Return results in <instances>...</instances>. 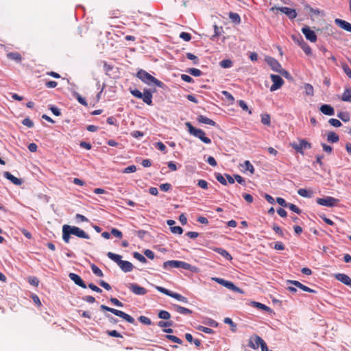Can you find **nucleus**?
<instances>
[{"mask_svg":"<svg viewBox=\"0 0 351 351\" xmlns=\"http://www.w3.org/2000/svg\"><path fill=\"white\" fill-rule=\"evenodd\" d=\"M75 235L79 238L88 239L89 235L81 228L65 224L62 226V239L66 243H69L71 235Z\"/></svg>","mask_w":351,"mask_h":351,"instance_id":"nucleus-1","label":"nucleus"},{"mask_svg":"<svg viewBox=\"0 0 351 351\" xmlns=\"http://www.w3.org/2000/svg\"><path fill=\"white\" fill-rule=\"evenodd\" d=\"M136 77L140 79L143 83L152 86V85H156L158 87L163 88L164 84L150 75L149 73L145 71V70L140 69L136 73Z\"/></svg>","mask_w":351,"mask_h":351,"instance_id":"nucleus-2","label":"nucleus"},{"mask_svg":"<svg viewBox=\"0 0 351 351\" xmlns=\"http://www.w3.org/2000/svg\"><path fill=\"white\" fill-rule=\"evenodd\" d=\"M107 256L115 262L123 271L129 272L133 269V265L128 261H122L121 255L109 252L107 254Z\"/></svg>","mask_w":351,"mask_h":351,"instance_id":"nucleus-3","label":"nucleus"},{"mask_svg":"<svg viewBox=\"0 0 351 351\" xmlns=\"http://www.w3.org/2000/svg\"><path fill=\"white\" fill-rule=\"evenodd\" d=\"M130 93L138 99H141L147 105H152V93L151 89L144 88L143 93L138 89L130 88Z\"/></svg>","mask_w":351,"mask_h":351,"instance_id":"nucleus-4","label":"nucleus"},{"mask_svg":"<svg viewBox=\"0 0 351 351\" xmlns=\"http://www.w3.org/2000/svg\"><path fill=\"white\" fill-rule=\"evenodd\" d=\"M185 125L187 127L190 134L198 138L206 144H210L211 143V139L206 136L204 131L202 129L195 128L190 122H186Z\"/></svg>","mask_w":351,"mask_h":351,"instance_id":"nucleus-5","label":"nucleus"},{"mask_svg":"<svg viewBox=\"0 0 351 351\" xmlns=\"http://www.w3.org/2000/svg\"><path fill=\"white\" fill-rule=\"evenodd\" d=\"M163 267L165 269L169 268H180L185 270L193 271L194 267L191 265L181 261H168L163 263Z\"/></svg>","mask_w":351,"mask_h":351,"instance_id":"nucleus-6","label":"nucleus"},{"mask_svg":"<svg viewBox=\"0 0 351 351\" xmlns=\"http://www.w3.org/2000/svg\"><path fill=\"white\" fill-rule=\"evenodd\" d=\"M290 146L297 152L302 155H304V151L306 149H310L312 145L304 138L298 139V142L293 141L290 143Z\"/></svg>","mask_w":351,"mask_h":351,"instance_id":"nucleus-7","label":"nucleus"},{"mask_svg":"<svg viewBox=\"0 0 351 351\" xmlns=\"http://www.w3.org/2000/svg\"><path fill=\"white\" fill-rule=\"evenodd\" d=\"M101 308L102 310H105V311H109V312L114 314L115 315L121 317L122 319H125L128 323L135 324L134 319L132 316H130V315L125 313L123 311H121L113 308H110V307H108V306H105V305H101Z\"/></svg>","mask_w":351,"mask_h":351,"instance_id":"nucleus-8","label":"nucleus"},{"mask_svg":"<svg viewBox=\"0 0 351 351\" xmlns=\"http://www.w3.org/2000/svg\"><path fill=\"white\" fill-rule=\"evenodd\" d=\"M339 200L337 199L330 196H327L324 198H317L316 199V202L319 205L327 207H333L337 204Z\"/></svg>","mask_w":351,"mask_h":351,"instance_id":"nucleus-9","label":"nucleus"},{"mask_svg":"<svg viewBox=\"0 0 351 351\" xmlns=\"http://www.w3.org/2000/svg\"><path fill=\"white\" fill-rule=\"evenodd\" d=\"M270 77L273 82V84L270 87L271 91L279 89L284 84V80L280 75L271 74Z\"/></svg>","mask_w":351,"mask_h":351,"instance_id":"nucleus-10","label":"nucleus"},{"mask_svg":"<svg viewBox=\"0 0 351 351\" xmlns=\"http://www.w3.org/2000/svg\"><path fill=\"white\" fill-rule=\"evenodd\" d=\"M263 339L257 335L251 336L248 341V346L252 349L256 350L260 345L263 343Z\"/></svg>","mask_w":351,"mask_h":351,"instance_id":"nucleus-11","label":"nucleus"},{"mask_svg":"<svg viewBox=\"0 0 351 351\" xmlns=\"http://www.w3.org/2000/svg\"><path fill=\"white\" fill-rule=\"evenodd\" d=\"M302 32L304 34L307 40L312 43L316 42L317 36L315 32L311 30L308 26L302 27Z\"/></svg>","mask_w":351,"mask_h":351,"instance_id":"nucleus-12","label":"nucleus"},{"mask_svg":"<svg viewBox=\"0 0 351 351\" xmlns=\"http://www.w3.org/2000/svg\"><path fill=\"white\" fill-rule=\"evenodd\" d=\"M265 61L271 66V69L276 72H280L282 66L280 64L272 57H266Z\"/></svg>","mask_w":351,"mask_h":351,"instance_id":"nucleus-13","label":"nucleus"},{"mask_svg":"<svg viewBox=\"0 0 351 351\" xmlns=\"http://www.w3.org/2000/svg\"><path fill=\"white\" fill-rule=\"evenodd\" d=\"M335 23L341 29L351 33V23L340 19H336Z\"/></svg>","mask_w":351,"mask_h":351,"instance_id":"nucleus-14","label":"nucleus"},{"mask_svg":"<svg viewBox=\"0 0 351 351\" xmlns=\"http://www.w3.org/2000/svg\"><path fill=\"white\" fill-rule=\"evenodd\" d=\"M3 176H4V178L8 179V180L12 182L14 184H15L16 186H20L23 183L22 180H21V179H19L18 178H16L15 176H14L12 174H11L8 171H5L3 173Z\"/></svg>","mask_w":351,"mask_h":351,"instance_id":"nucleus-15","label":"nucleus"},{"mask_svg":"<svg viewBox=\"0 0 351 351\" xmlns=\"http://www.w3.org/2000/svg\"><path fill=\"white\" fill-rule=\"evenodd\" d=\"M319 50L322 52L323 56L328 60H330L335 65H337V58L332 55V53L328 51L326 47H321Z\"/></svg>","mask_w":351,"mask_h":351,"instance_id":"nucleus-16","label":"nucleus"},{"mask_svg":"<svg viewBox=\"0 0 351 351\" xmlns=\"http://www.w3.org/2000/svg\"><path fill=\"white\" fill-rule=\"evenodd\" d=\"M319 110L326 115L332 116L335 114V110L329 104H323L320 106Z\"/></svg>","mask_w":351,"mask_h":351,"instance_id":"nucleus-17","label":"nucleus"},{"mask_svg":"<svg viewBox=\"0 0 351 351\" xmlns=\"http://www.w3.org/2000/svg\"><path fill=\"white\" fill-rule=\"evenodd\" d=\"M335 278L346 285H351V278L344 274H335Z\"/></svg>","mask_w":351,"mask_h":351,"instance_id":"nucleus-18","label":"nucleus"},{"mask_svg":"<svg viewBox=\"0 0 351 351\" xmlns=\"http://www.w3.org/2000/svg\"><path fill=\"white\" fill-rule=\"evenodd\" d=\"M197 120L198 122H199L201 123H204V124L210 125L212 126L216 125V123L213 120H212L204 115H199L197 117Z\"/></svg>","mask_w":351,"mask_h":351,"instance_id":"nucleus-19","label":"nucleus"},{"mask_svg":"<svg viewBox=\"0 0 351 351\" xmlns=\"http://www.w3.org/2000/svg\"><path fill=\"white\" fill-rule=\"evenodd\" d=\"M7 58L9 60H14L16 62H21L22 61V56L19 52H10L7 53Z\"/></svg>","mask_w":351,"mask_h":351,"instance_id":"nucleus-20","label":"nucleus"},{"mask_svg":"<svg viewBox=\"0 0 351 351\" xmlns=\"http://www.w3.org/2000/svg\"><path fill=\"white\" fill-rule=\"evenodd\" d=\"M251 306L258 309L265 311L267 312H272V310L269 306L258 302H252Z\"/></svg>","mask_w":351,"mask_h":351,"instance_id":"nucleus-21","label":"nucleus"},{"mask_svg":"<svg viewBox=\"0 0 351 351\" xmlns=\"http://www.w3.org/2000/svg\"><path fill=\"white\" fill-rule=\"evenodd\" d=\"M69 276L77 285H85L84 281L79 275L74 273H70Z\"/></svg>","mask_w":351,"mask_h":351,"instance_id":"nucleus-22","label":"nucleus"},{"mask_svg":"<svg viewBox=\"0 0 351 351\" xmlns=\"http://www.w3.org/2000/svg\"><path fill=\"white\" fill-rule=\"evenodd\" d=\"M300 40L301 43H300V46L301 47L304 52L308 56L311 55L312 50L310 46L306 42L304 41L302 38H300Z\"/></svg>","mask_w":351,"mask_h":351,"instance_id":"nucleus-23","label":"nucleus"},{"mask_svg":"<svg viewBox=\"0 0 351 351\" xmlns=\"http://www.w3.org/2000/svg\"><path fill=\"white\" fill-rule=\"evenodd\" d=\"M241 166L244 171H250V174L254 173L255 169L249 160H245Z\"/></svg>","mask_w":351,"mask_h":351,"instance_id":"nucleus-24","label":"nucleus"},{"mask_svg":"<svg viewBox=\"0 0 351 351\" xmlns=\"http://www.w3.org/2000/svg\"><path fill=\"white\" fill-rule=\"evenodd\" d=\"M132 293L136 295H144L147 293V290L144 287H130Z\"/></svg>","mask_w":351,"mask_h":351,"instance_id":"nucleus-25","label":"nucleus"},{"mask_svg":"<svg viewBox=\"0 0 351 351\" xmlns=\"http://www.w3.org/2000/svg\"><path fill=\"white\" fill-rule=\"evenodd\" d=\"M339 140V136L334 132H329L327 134V141L330 143H337Z\"/></svg>","mask_w":351,"mask_h":351,"instance_id":"nucleus-26","label":"nucleus"},{"mask_svg":"<svg viewBox=\"0 0 351 351\" xmlns=\"http://www.w3.org/2000/svg\"><path fill=\"white\" fill-rule=\"evenodd\" d=\"M174 308L178 313H181V314L190 315L193 313V311L191 310H190L187 308L181 306L180 305H175Z\"/></svg>","mask_w":351,"mask_h":351,"instance_id":"nucleus-27","label":"nucleus"},{"mask_svg":"<svg viewBox=\"0 0 351 351\" xmlns=\"http://www.w3.org/2000/svg\"><path fill=\"white\" fill-rule=\"evenodd\" d=\"M229 19L231 21L237 25L241 23V17L239 14L230 12L229 13Z\"/></svg>","mask_w":351,"mask_h":351,"instance_id":"nucleus-28","label":"nucleus"},{"mask_svg":"<svg viewBox=\"0 0 351 351\" xmlns=\"http://www.w3.org/2000/svg\"><path fill=\"white\" fill-rule=\"evenodd\" d=\"M186 339L190 343H194L195 346L197 348H199L201 346V341L199 339H193V336L190 333L185 334Z\"/></svg>","mask_w":351,"mask_h":351,"instance_id":"nucleus-29","label":"nucleus"},{"mask_svg":"<svg viewBox=\"0 0 351 351\" xmlns=\"http://www.w3.org/2000/svg\"><path fill=\"white\" fill-rule=\"evenodd\" d=\"M337 117L343 122H348L350 120V115L348 112H339L337 113Z\"/></svg>","mask_w":351,"mask_h":351,"instance_id":"nucleus-30","label":"nucleus"},{"mask_svg":"<svg viewBox=\"0 0 351 351\" xmlns=\"http://www.w3.org/2000/svg\"><path fill=\"white\" fill-rule=\"evenodd\" d=\"M341 99L343 101L351 102V89L350 88H347L345 90V91L343 92V93L342 95Z\"/></svg>","mask_w":351,"mask_h":351,"instance_id":"nucleus-31","label":"nucleus"},{"mask_svg":"<svg viewBox=\"0 0 351 351\" xmlns=\"http://www.w3.org/2000/svg\"><path fill=\"white\" fill-rule=\"evenodd\" d=\"M73 97L78 101L80 104L84 106H87L88 104L85 98L82 97L78 93L74 92L73 94Z\"/></svg>","mask_w":351,"mask_h":351,"instance_id":"nucleus-32","label":"nucleus"},{"mask_svg":"<svg viewBox=\"0 0 351 351\" xmlns=\"http://www.w3.org/2000/svg\"><path fill=\"white\" fill-rule=\"evenodd\" d=\"M298 193L300 196L304 197H311V196H312V192H309L306 189H300L298 191Z\"/></svg>","mask_w":351,"mask_h":351,"instance_id":"nucleus-33","label":"nucleus"},{"mask_svg":"<svg viewBox=\"0 0 351 351\" xmlns=\"http://www.w3.org/2000/svg\"><path fill=\"white\" fill-rule=\"evenodd\" d=\"M158 315L159 318L162 319L167 320L171 318L170 313L168 311H164V310L160 311Z\"/></svg>","mask_w":351,"mask_h":351,"instance_id":"nucleus-34","label":"nucleus"},{"mask_svg":"<svg viewBox=\"0 0 351 351\" xmlns=\"http://www.w3.org/2000/svg\"><path fill=\"white\" fill-rule=\"evenodd\" d=\"M212 280L215 281L216 282L221 285H234V284L230 281H226L222 278H212Z\"/></svg>","mask_w":351,"mask_h":351,"instance_id":"nucleus-35","label":"nucleus"},{"mask_svg":"<svg viewBox=\"0 0 351 351\" xmlns=\"http://www.w3.org/2000/svg\"><path fill=\"white\" fill-rule=\"evenodd\" d=\"M225 324L230 325V329L232 332L236 331L237 325L232 322L230 317H226L223 320Z\"/></svg>","mask_w":351,"mask_h":351,"instance_id":"nucleus-36","label":"nucleus"},{"mask_svg":"<svg viewBox=\"0 0 351 351\" xmlns=\"http://www.w3.org/2000/svg\"><path fill=\"white\" fill-rule=\"evenodd\" d=\"M217 252L221 256H223L224 258H226L227 260L232 259L231 255L226 250L222 248H218Z\"/></svg>","mask_w":351,"mask_h":351,"instance_id":"nucleus-37","label":"nucleus"},{"mask_svg":"<svg viewBox=\"0 0 351 351\" xmlns=\"http://www.w3.org/2000/svg\"><path fill=\"white\" fill-rule=\"evenodd\" d=\"M165 337L167 339L171 341L172 342L177 343L179 344L182 343V341L180 338L177 337L176 336L171 335H166Z\"/></svg>","mask_w":351,"mask_h":351,"instance_id":"nucleus-38","label":"nucleus"},{"mask_svg":"<svg viewBox=\"0 0 351 351\" xmlns=\"http://www.w3.org/2000/svg\"><path fill=\"white\" fill-rule=\"evenodd\" d=\"M261 123L263 125H270V116L268 114H265L261 116Z\"/></svg>","mask_w":351,"mask_h":351,"instance_id":"nucleus-39","label":"nucleus"},{"mask_svg":"<svg viewBox=\"0 0 351 351\" xmlns=\"http://www.w3.org/2000/svg\"><path fill=\"white\" fill-rule=\"evenodd\" d=\"M133 256L136 259L139 261L141 263H145L147 262V259L145 258V257L143 255H142L141 254H140V253H138L137 252H134Z\"/></svg>","mask_w":351,"mask_h":351,"instance_id":"nucleus-40","label":"nucleus"},{"mask_svg":"<svg viewBox=\"0 0 351 351\" xmlns=\"http://www.w3.org/2000/svg\"><path fill=\"white\" fill-rule=\"evenodd\" d=\"M171 297L176 298V300L183 302H187V298L177 293H173L171 292Z\"/></svg>","mask_w":351,"mask_h":351,"instance_id":"nucleus-41","label":"nucleus"},{"mask_svg":"<svg viewBox=\"0 0 351 351\" xmlns=\"http://www.w3.org/2000/svg\"><path fill=\"white\" fill-rule=\"evenodd\" d=\"M186 56L188 59L193 60L194 64H199V58L195 56L194 54L189 52L186 53Z\"/></svg>","mask_w":351,"mask_h":351,"instance_id":"nucleus-42","label":"nucleus"},{"mask_svg":"<svg viewBox=\"0 0 351 351\" xmlns=\"http://www.w3.org/2000/svg\"><path fill=\"white\" fill-rule=\"evenodd\" d=\"M197 329L199 331H202V332H204L206 334H213L214 333V330L210 328H207V327H205V326H198L197 327Z\"/></svg>","mask_w":351,"mask_h":351,"instance_id":"nucleus-43","label":"nucleus"},{"mask_svg":"<svg viewBox=\"0 0 351 351\" xmlns=\"http://www.w3.org/2000/svg\"><path fill=\"white\" fill-rule=\"evenodd\" d=\"M187 72L195 77H198L202 75V71L199 69L195 68L189 69Z\"/></svg>","mask_w":351,"mask_h":351,"instance_id":"nucleus-44","label":"nucleus"},{"mask_svg":"<svg viewBox=\"0 0 351 351\" xmlns=\"http://www.w3.org/2000/svg\"><path fill=\"white\" fill-rule=\"evenodd\" d=\"M287 208H289L291 211L297 214H300L302 213V210L296 205L291 203H289Z\"/></svg>","mask_w":351,"mask_h":351,"instance_id":"nucleus-45","label":"nucleus"},{"mask_svg":"<svg viewBox=\"0 0 351 351\" xmlns=\"http://www.w3.org/2000/svg\"><path fill=\"white\" fill-rule=\"evenodd\" d=\"M220 66L223 68H230L232 65V62L230 60H223L219 63Z\"/></svg>","mask_w":351,"mask_h":351,"instance_id":"nucleus-46","label":"nucleus"},{"mask_svg":"<svg viewBox=\"0 0 351 351\" xmlns=\"http://www.w3.org/2000/svg\"><path fill=\"white\" fill-rule=\"evenodd\" d=\"M215 178L218 182H219L223 185L227 184V181L224 178V177L219 173H215Z\"/></svg>","mask_w":351,"mask_h":351,"instance_id":"nucleus-47","label":"nucleus"},{"mask_svg":"<svg viewBox=\"0 0 351 351\" xmlns=\"http://www.w3.org/2000/svg\"><path fill=\"white\" fill-rule=\"evenodd\" d=\"M138 320L142 324L147 325V326L151 325V324H152L151 319L149 317H147L145 316H143V315L140 316L138 317Z\"/></svg>","mask_w":351,"mask_h":351,"instance_id":"nucleus-48","label":"nucleus"},{"mask_svg":"<svg viewBox=\"0 0 351 351\" xmlns=\"http://www.w3.org/2000/svg\"><path fill=\"white\" fill-rule=\"evenodd\" d=\"M22 124L29 128L34 127V122L29 117L24 119L22 121Z\"/></svg>","mask_w":351,"mask_h":351,"instance_id":"nucleus-49","label":"nucleus"},{"mask_svg":"<svg viewBox=\"0 0 351 351\" xmlns=\"http://www.w3.org/2000/svg\"><path fill=\"white\" fill-rule=\"evenodd\" d=\"M91 269H92L93 272L96 276H103V273H102L101 270L97 266H96L95 265H92Z\"/></svg>","mask_w":351,"mask_h":351,"instance_id":"nucleus-50","label":"nucleus"},{"mask_svg":"<svg viewBox=\"0 0 351 351\" xmlns=\"http://www.w3.org/2000/svg\"><path fill=\"white\" fill-rule=\"evenodd\" d=\"M239 106L245 111H247L249 114H252V111L249 110L247 104L243 100H239L238 101Z\"/></svg>","mask_w":351,"mask_h":351,"instance_id":"nucleus-51","label":"nucleus"},{"mask_svg":"<svg viewBox=\"0 0 351 351\" xmlns=\"http://www.w3.org/2000/svg\"><path fill=\"white\" fill-rule=\"evenodd\" d=\"M197 186L203 189H207L208 188V183L204 180H199L197 181Z\"/></svg>","mask_w":351,"mask_h":351,"instance_id":"nucleus-52","label":"nucleus"},{"mask_svg":"<svg viewBox=\"0 0 351 351\" xmlns=\"http://www.w3.org/2000/svg\"><path fill=\"white\" fill-rule=\"evenodd\" d=\"M170 229L173 234H182L183 232V229L180 226H173Z\"/></svg>","mask_w":351,"mask_h":351,"instance_id":"nucleus-53","label":"nucleus"},{"mask_svg":"<svg viewBox=\"0 0 351 351\" xmlns=\"http://www.w3.org/2000/svg\"><path fill=\"white\" fill-rule=\"evenodd\" d=\"M173 324V323L172 321H167V322L160 321L158 323V326L161 328L172 326Z\"/></svg>","mask_w":351,"mask_h":351,"instance_id":"nucleus-54","label":"nucleus"},{"mask_svg":"<svg viewBox=\"0 0 351 351\" xmlns=\"http://www.w3.org/2000/svg\"><path fill=\"white\" fill-rule=\"evenodd\" d=\"M289 9L290 8H287V7L277 8V7L274 6V7H272V8H270V11L274 12L275 10H278L281 12H282V13H284V14H285L287 15V12H288Z\"/></svg>","mask_w":351,"mask_h":351,"instance_id":"nucleus-55","label":"nucleus"},{"mask_svg":"<svg viewBox=\"0 0 351 351\" xmlns=\"http://www.w3.org/2000/svg\"><path fill=\"white\" fill-rule=\"evenodd\" d=\"M329 123L334 126V127H340L341 126V123L339 120L337 119H330L329 121H328Z\"/></svg>","mask_w":351,"mask_h":351,"instance_id":"nucleus-56","label":"nucleus"},{"mask_svg":"<svg viewBox=\"0 0 351 351\" xmlns=\"http://www.w3.org/2000/svg\"><path fill=\"white\" fill-rule=\"evenodd\" d=\"M290 19H294L297 16V12L295 9L290 8L287 14Z\"/></svg>","mask_w":351,"mask_h":351,"instance_id":"nucleus-57","label":"nucleus"},{"mask_svg":"<svg viewBox=\"0 0 351 351\" xmlns=\"http://www.w3.org/2000/svg\"><path fill=\"white\" fill-rule=\"evenodd\" d=\"M180 38L184 41H189L191 39V35L189 33L183 32L180 33Z\"/></svg>","mask_w":351,"mask_h":351,"instance_id":"nucleus-58","label":"nucleus"},{"mask_svg":"<svg viewBox=\"0 0 351 351\" xmlns=\"http://www.w3.org/2000/svg\"><path fill=\"white\" fill-rule=\"evenodd\" d=\"M306 94L308 95H313L314 93L313 87L309 84H305Z\"/></svg>","mask_w":351,"mask_h":351,"instance_id":"nucleus-59","label":"nucleus"},{"mask_svg":"<svg viewBox=\"0 0 351 351\" xmlns=\"http://www.w3.org/2000/svg\"><path fill=\"white\" fill-rule=\"evenodd\" d=\"M342 69L344 73L351 79V69L346 64H342Z\"/></svg>","mask_w":351,"mask_h":351,"instance_id":"nucleus-60","label":"nucleus"},{"mask_svg":"<svg viewBox=\"0 0 351 351\" xmlns=\"http://www.w3.org/2000/svg\"><path fill=\"white\" fill-rule=\"evenodd\" d=\"M272 229L279 236H280L282 237L284 236V233H283L282 229L277 224H274L272 226Z\"/></svg>","mask_w":351,"mask_h":351,"instance_id":"nucleus-61","label":"nucleus"},{"mask_svg":"<svg viewBox=\"0 0 351 351\" xmlns=\"http://www.w3.org/2000/svg\"><path fill=\"white\" fill-rule=\"evenodd\" d=\"M106 333L110 336V337H121L122 338L123 336L119 332H117V330H107Z\"/></svg>","mask_w":351,"mask_h":351,"instance_id":"nucleus-62","label":"nucleus"},{"mask_svg":"<svg viewBox=\"0 0 351 351\" xmlns=\"http://www.w3.org/2000/svg\"><path fill=\"white\" fill-rule=\"evenodd\" d=\"M111 234L119 239H121L123 237L122 232L116 228H112L111 230Z\"/></svg>","mask_w":351,"mask_h":351,"instance_id":"nucleus-63","label":"nucleus"},{"mask_svg":"<svg viewBox=\"0 0 351 351\" xmlns=\"http://www.w3.org/2000/svg\"><path fill=\"white\" fill-rule=\"evenodd\" d=\"M136 171V167L135 165H130L125 168L123 172L125 173H130L135 172Z\"/></svg>","mask_w":351,"mask_h":351,"instance_id":"nucleus-64","label":"nucleus"}]
</instances>
